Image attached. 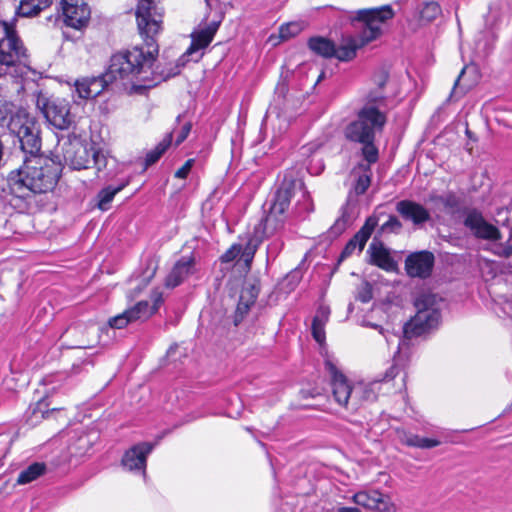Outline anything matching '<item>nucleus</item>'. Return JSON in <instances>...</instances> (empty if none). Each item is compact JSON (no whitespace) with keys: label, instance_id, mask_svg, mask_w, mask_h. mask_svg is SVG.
<instances>
[{"label":"nucleus","instance_id":"nucleus-25","mask_svg":"<svg viewBox=\"0 0 512 512\" xmlns=\"http://www.w3.org/2000/svg\"><path fill=\"white\" fill-rule=\"evenodd\" d=\"M46 470L47 467L45 463L33 462L20 471L14 486H22L35 481L39 477L43 476L46 473Z\"/></svg>","mask_w":512,"mask_h":512},{"label":"nucleus","instance_id":"nucleus-1","mask_svg":"<svg viewBox=\"0 0 512 512\" xmlns=\"http://www.w3.org/2000/svg\"><path fill=\"white\" fill-rule=\"evenodd\" d=\"M159 54V46L154 39L146 41L142 46L121 51L111 56L106 72L100 76L83 77L75 81L74 86L78 94L73 101L77 106L82 102L99 96L110 84L121 81L123 85H131L132 89L149 88L156 84L153 77L157 73L162 79L177 75L180 68L155 72L154 64Z\"/></svg>","mask_w":512,"mask_h":512},{"label":"nucleus","instance_id":"nucleus-16","mask_svg":"<svg viewBox=\"0 0 512 512\" xmlns=\"http://www.w3.org/2000/svg\"><path fill=\"white\" fill-rule=\"evenodd\" d=\"M464 224L476 238L488 241H498L501 239L500 230L487 222L482 214L477 211L468 213Z\"/></svg>","mask_w":512,"mask_h":512},{"label":"nucleus","instance_id":"nucleus-11","mask_svg":"<svg viewBox=\"0 0 512 512\" xmlns=\"http://www.w3.org/2000/svg\"><path fill=\"white\" fill-rule=\"evenodd\" d=\"M164 9L160 0H140L136 9L137 26L146 41L162 30Z\"/></svg>","mask_w":512,"mask_h":512},{"label":"nucleus","instance_id":"nucleus-22","mask_svg":"<svg viewBox=\"0 0 512 512\" xmlns=\"http://www.w3.org/2000/svg\"><path fill=\"white\" fill-rule=\"evenodd\" d=\"M396 210L404 219L410 220L416 225L424 223L430 218V214L427 209L422 205L409 200H402L398 202Z\"/></svg>","mask_w":512,"mask_h":512},{"label":"nucleus","instance_id":"nucleus-6","mask_svg":"<svg viewBox=\"0 0 512 512\" xmlns=\"http://www.w3.org/2000/svg\"><path fill=\"white\" fill-rule=\"evenodd\" d=\"M66 162L74 170L89 168L95 144L90 141L86 123L80 120L75 122L70 119V111L66 112Z\"/></svg>","mask_w":512,"mask_h":512},{"label":"nucleus","instance_id":"nucleus-55","mask_svg":"<svg viewBox=\"0 0 512 512\" xmlns=\"http://www.w3.org/2000/svg\"><path fill=\"white\" fill-rule=\"evenodd\" d=\"M60 21H61V17H60V15H58L56 18V22H60Z\"/></svg>","mask_w":512,"mask_h":512},{"label":"nucleus","instance_id":"nucleus-53","mask_svg":"<svg viewBox=\"0 0 512 512\" xmlns=\"http://www.w3.org/2000/svg\"><path fill=\"white\" fill-rule=\"evenodd\" d=\"M26 86H28V87L34 86V83L31 81H28V82H26Z\"/></svg>","mask_w":512,"mask_h":512},{"label":"nucleus","instance_id":"nucleus-29","mask_svg":"<svg viewBox=\"0 0 512 512\" xmlns=\"http://www.w3.org/2000/svg\"><path fill=\"white\" fill-rule=\"evenodd\" d=\"M377 383L365 384L362 382L354 384L353 394V408L356 409L365 401H373L376 399L377 394L375 386Z\"/></svg>","mask_w":512,"mask_h":512},{"label":"nucleus","instance_id":"nucleus-45","mask_svg":"<svg viewBox=\"0 0 512 512\" xmlns=\"http://www.w3.org/2000/svg\"><path fill=\"white\" fill-rule=\"evenodd\" d=\"M190 131H191V124H189V123L185 124L181 128L179 134L177 135L176 144L177 145L181 144L188 137Z\"/></svg>","mask_w":512,"mask_h":512},{"label":"nucleus","instance_id":"nucleus-46","mask_svg":"<svg viewBox=\"0 0 512 512\" xmlns=\"http://www.w3.org/2000/svg\"><path fill=\"white\" fill-rule=\"evenodd\" d=\"M282 248V243L280 242H273L268 246V255L276 257L279 251Z\"/></svg>","mask_w":512,"mask_h":512},{"label":"nucleus","instance_id":"nucleus-39","mask_svg":"<svg viewBox=\"0 0 512 512\" xmlns=\"http://www.w3.org/2000/svg\"><path fill=\"white\" fill-rule=\"evenodd\" d=\"M131 323L132 322H131L130 318L128 317L126 311H123L122 313H120L114 317H111L108 320L109 327H111L113 329H123Z\"/></svg>","mask_w":512,"mask_h":512},{"label":"nucleus","instance_id":"nucleus-5","mask_svg":"<svg viewBox=\"0 0 512 512\" xmlns=\"http://www.w3.org/2000/svg\"><path fill=\"white\" fill-rule=\"evenodd\" d=\"M29 68V55L15 25L0 20V71L13 78Z\"/></svg>","mask_w":512,"mask_h":512},{"label":"nucleus","instance_id":"nucleus-30","mask_svg":"<svg viewBox=\"0 0 512 512\" xmlns=\"http://www.w3.org/2000/svg\"><path fill=\"white\" fill-rule=\"evenodd\" d=\"M378 222L375 217H369L365 221L362 228L354 235V237L350 240L357 247V250L361 252L370 238L372 232L377 226Z\"/></svg>","mask_w":512,"mask_h":512},{"label":"nucleus","instance_id":"nucleus-56","mask_svg":"<svg viewBox=\"0 0 512 512\" xmlns=\"http://www.w3.org/2000/svg\"><path fill=\"white\" fill-rule=\"evenodd\" d=\"M5 76L2 71H0V77Z\"/></svg>","mask_w":512,"mask_h":512},{"label":"nucleus","instance_id":"nucleus-38","mask_svg":"<svg viewBox=\"0 0 512 512\" xmlns=\"http://www.w3.org/2000/svg\"><path fill=\"white\" fill-rule=\"evenodd\" d=\"M108 153L100 148H95L92 154L91 163L93 162L98 171L104 170L108 166Z\"/></svg>","mask_w":512,"mask_h":512},{"label":"nucleus","instance_id":"nucleus-8","mask_svg":"<svg viewBox=\"0 0 512 512\" xmlns=\"http://www.w3.org/2000/svg\"><path fill=\"white\" fill-rule=\"evenodd\" d=\"M7 126L10 133L18 139L25 156L42 154L41 129L35 116L20 108L11 115Z\"/></svg>","mask_w":512,"mask_h":512},{"label":"nucleus","instance_id":"nucleus-58","mask_svg":"<svg viewBox=\"0 0 512 512\" xmlns=\"http://www.w3.org/2000/svg\"><path fill=\"white\" fill-rule=\"evenodd\" d=\"M512 238V232L510 233V239Z\"/></svg>","mask_w":512,"mask_h":512},{"label":"nucleus","instance_id":"nucleus-23","mask_svg":"<svg viewBox=\"0 0 512 512\" xmlns=\"http://www.w3.org/2000/svg\"><path fill=\"white\" fill-rule=\"evenodd\" d=\"M258 293L259 289L255 284L245 283L242 288L236 309V322L237 318H242L248 312L250 307L255 303Z\"/></svg>","mask_w":512,"mask_h":512},{"label":"nucleus","instance_id":"nucleus-50","mask_svg":"<svg viewBox=\"0 0 512 512\" xmlns=\"http://www.w3.org/2000/svg\"><path fill=\"white\" fill-rule=\"evenodd\" d=\"M338 512H361V511L354 507H341L338 509Z\"/></svg>","mask_w":512,"mask_h":512},{"label":"nucleus","instance_id":"nucleus-48","mask_svg":"<svg viewBox=\"0 0 512 512\" xmlns=\"http://www.w3.org/2000/svg\"><path fill=\"white\" fill-rule=\"evenodd\" d=\"M355 250H357V247L354 245L353 242L349 241L347 245L345 246L341 256L342 257H348L350 256Z\"/></svg>","mask_w":512,"mask_h":512},{"label":"nucleus","instance_id":"nucleus-31","mask_svg":"<svg viewBox=\"0 0 512 512\" xmlns=\"http://www.w3.org/2000/svg\"><path fill=\"white\" fill-rule=\"evenodd\" d=\"M308 45L313 52L322 57H333L334 44L326 38L312 37L309 39Z\"/></svg>","mask_w":512,"mask_h":512},{"label":"nucleus","instance_id":"nucleus-9","mask_svg":"<svg viewBox=\"0 0 512 512\" xmlns=\"http://www.w3.org/2000/svg\"><path fill=\"white\" fill-rule=\"evenodd\" d=\"M441 299L430 293H423L415 300L416 314L405 324L404 333L407 337L421 336L439 326Z\"/></svg>","mask_w":512,"mask_h":512},{"label":"nucleus","instance_id":"nucleus-2","mask_svg":"<svg viewBox=\"0 0 512 512\" xmlns=\"http://www.w3.org/2000/svg\"><path fill=\"white\" fill-rule=\"evenodd\" d=\"M63 171L60 154L25 156L23 164L9 174V185L14 194L25 197L28 192L47 193L54 190Z\"/></svg>","mask_w":512,"mask_h":512},{"label":"nucleus","instance_id":"nucleus-47","mask_svg":"<svg viewBox=\"0 0 512 512\" xmlns=\"http://www.w3.org/2000/svg\"><path fill=\"white\" fill-rule=\"evenodd\" d=\"M300 280V272L295 270V271H292L291 273H289L285 279V281H288V282H291L292 283V287L291 289L294 288V286L299 282Z\"/></svg>","mask_w":512,"mask_h":512},{"label":"nucleus","instance_id":"nucleus-21","mask_svg":"<svg viewBox=\"0 0 512 512\" xmlns=\"http://www.w3.org/2000/svg\"><path fill=\"white\" fill-rule=\"evenodd\" d=\"M195 261L192 257H182L176 262L166 278V286L174 288L180 285L190 275L195 273Z\"/></svg>","mask_w":512,"mask_h":512},{"label":"nucleus","instance_id":"nucleus-52","mask_svg":"<svg viewBox=\"0 0 512 512\" xmlns=\"http://www.w3.org/2000/svg\"><path fill=\"white\" fill-rule=\"evenodd\" d=\"M88 346H89V345H88V344H86V343H83V344H80V345H76V347H78V348H86V347H88ZM71 348H75V346H71Z\"/></svg>","mask_w":512,"mask_h":512},{"label":"nucleus","instance_id":"nucleus-43","mask_svg":"<svg viewBox=\"0 0 512 512\" xmlns=\"http://www.w3.org/2000/svg\"><path fill=\"white\" fill-rule=\"evenodd\" d=\"M366 325L368 327L376 329L379 332V334H381L384 337V339L386 340L388 345L393 343L394 339H396V338L398 339L399 338L396 334L390 333L388 330L384 329L382 326H380L378 324L367 323Z\"/></svg>","mask_w":512,"mask_h":512},{"label":"nucleus","instance_id":"nucleus-36","mask_svg":"<svg viewBox=\"0 0 512 512\" xmlns=\"http://www.w3.org/2000/svg\"><path fill=\"white\" fill-rule=\"evenodd\" d=\"M359 169L362 170V173L357 176L354 186L355 193L358 195L365 193L371 182L370 168L368 166L360 165Z\"/></svg>","mask_w":512,"mask_h":512},{"label":"nucleus","instance_id":"nucleus-24","mask_svg":"<svg viewBox=\"0 0 512 512\" xmlns=\"http://www.w3.org/2000/svg\"><path fill=\"white\" fill-rule=\"evenodd\" d=\"M330 309L327 306H320L313 318L312 335L320 345L325 343V325L329 320Z\"/></svg>","mask_w":512,"mask_h":512},{"label":"nucleus","instance_id":"nucleus-28","mask_svg":"<svg viewBox=\"0 0 512 512\" xmlns=\"http://www.w3.org/2000/svg\"><path fill=\"white\" fill-rule=\"evenodd\" d=\"M441 7L437 2L429 1L420 5L416 11L415 17L418 25H426L434 21L441 14Z\"/></svg>","mask_w":512,"mask_h":512},{"label":"nucleus","instance_id":"nucleus-54","mask_svg":"<svg viewBox=\"0 0 512 512\" xmlns=\"http://www.w3.org/2000/svg\"><path fill=\"white\" fill-rule=\"evenodd\" d=\"M59 4L62 7V10L64 11V0H60Z\"/></svg>","mask_w":512,"mask_h":512},{"label":"nucleus","instance_id":"nucleus-51","mask_svg":"<svg viewBox=\"0 0 512 512\" xmlns=\"http://www.w3.org/2000/svg\"><path fill=\"white\" fill-rule=\"evenodd\" d=\"M279 121H280V128H284V130H286L288 127L287 121L285 119H279Z\"/></svg>","mask_w":512,"mask_h":512},{"label":"nucleus","instance_id":"nucleus-3","mask_svg":"<svg viewBox=\"0 0 512 512\" xmlns=\"http://www.w3.org/2000/svg\"><path fill=\"white\" fill-rule=\"evenodd\" d=\"M393 16L394 12L389 5L357 11L354 20L362 23L359 38L356 39L351 36L343 38L342 43L338 47L334 45L333 57L340 61L353 59L358 48L377 39L381 35V25Z\"/></svg>","mask_w":512,"mask_h":512},{"label":"nucleus","instance_id":"nucleus-4","mask_svg":"<svg viewBox=\"0 0 512 512\" xmlns=\"http://www.w3.org/2000/svg\"><path fill=\"white\" fill-rule=\"evenodd\" d=\"M386 123V116L373 104L365 105L357 119L345 128L347 139L363 145L362 155L368 162L366 166L378 160V149L374 145L375 133L381 131Z\"/></svg>","mask_w":512,"mask_h":512},{"label":"nucleus","instance_id":"nucleus-10","mask_svg":"<svg viewBox=\"0 0 512 512\" xmlns=\"http://www.w3.org/2000/svg\"><path fill=\"white\" fill-rule=\"evenodd\" d=\"M296 195H299L298 202L303 201L306 210L311 209L310 196L304 184L300 180L285 178L275 194L268 215L264 219L263 233H266L269 226H271V230L277 228L278 223L282 221L283 214L289 207L291 198ZM259 226L261 227L262 223Z\"/></svg>","mask_w":512,"mask_h":512},{"label":"nucleus","instance_id":"nucleus-14","mask_svg":"<svg viewBox=\"0 0 512 512\" xmlns=\"http://www.w3.org/2000/svg\"><path fill=\"white\" fill-rule=\"evenodd\" d=\"M218 27L219 23L211 22L204 27H200L199 29L195 30L191 34V45L178 60L180 62V64H177L178 67H180V65L184 66L185 63L189 61V57H193L195 61L199 60L202 56L200 51L206 48L212 42Z\"/></svg>","mask_w":512,"mask_h":512},{"label":"nucleus","instance_id":"nucleus-27","mask_svg":"<svg viewBox=\"0 0 512 512\" xmlns=\"http://www.w3.org/2000/svg\"><path fill=\"white\" fill-rule=\"evenodd\" d=\"M51 4L52 0H21L16 15L21 17H34Z\"/></svg>","mask_w":512,"mask_h":512},{"label":"nucleus","instance_id":"nucleus-49","mask_svg":"<svg viewBox=\"0 0 512 512\" xmlns=\"http://www.w3.org/2000/svg\"><path fill=\"white\" fill-rule=\"evenodd\" d=\"M268 41L271 43L272 46L278 45L283 40L280 39L279 33L277 35L272 34L269 36Z\"/></svg>","mask_w":512,"mask_h":512},{"label":"nucleus","instance_id":"nucleus-19","mask_svg":"<svg viewBox=\"0 0 512 512\" xmlns=\"http://www.w3.org/2000/svg\"><path fill=\"white\" fill-rule=\"evenodd\" d=\"M153 446L148 443H140L125 452L122 465L129 471H141L145 475L146 459Z\"/></svg>","mask_w":512,"mask_h":512},{"label":"nucleus","instance_id":"nucleus-41","mask_svg":"<svg viewBox=\"0 0 512 512\" xmlns=\"http://www.w3.org/2000/svg\"><path fill=\"white\" fill-rule=\"evenodd\" d=\"M490 251L499 257L509 258L512 256V243L510 242V239L505 243H500L495 246H493Z\"/></svg>","mask_w":512,"mask_h":512},{"label":"nucleus","instance_id":"nucleus-7","mask_svg":"<svg viewBox=\"0 0 512 512\" xmlns=\"http://www.w3.org/2000/svg\"><path fill=\"white\" fill-rule=\"evenodd\" d=\"M7 126L10 133L18 139L25 156L42 154L41 129L35 116L20 108L11 115Z\"/></svg>","mask_w":512,"mask_h":512},{"label":"nucleus","instance_id":"nucleus-13","mask_svg":"<svg viewBox=\"0 0 512 512\" xmlns=\"http://www.w3.org/2000/svg\"><path fill=\"white\" fill-rule=\"evenodd\" d=\"M325 367L331 377V389L335 402L340 406L350 405L353 408L354 384L331 361L327 360Z\"/></svg>","mask_w":512,"mask_h":512},{"label":"nucleus","instance_id":"nucleus-26","mask_svg":"<svg viewBox=\"0 0 512 512\" xmlns=\"http://www.w3.org/2000/svg\"><path fill=\"white\" fill-rule=\"evenodd\" d=\"M368 252L370 253L371 262L373 264L385 270L393 269L394 262L390 257L389 252L383 247L382 244H370Z\"/></svg>","mask_w":512,"mask_h":512},{"label":"nucleus","instance_id":"nucleus-17","mask_svg":"<svg viewBox=\"0 0 512 512\" xmlns=\"http://www.w3.org/2000/svg\"><path fill=\"white\" fill-rule=\"evenodd\" d=\"M163 301L162 291L155 289L150 295V300L139 301L125 311L132 323L146 321L158 311Z\"/></svg>","mask_w":512,"mask_h":512},{"label":"nucleus","instance_id":"nucleus-44","mask_svg":"<svg viewBox=\"0 0 512 512\" xmlns=\"http://www.w3.org/2000/svg\"><path fill=\"white\" fill-rule=\"evenodd\" d=\"M194 165V159H188L182 167L175 172V177L185 179Z\"/></svg>","mask_w":512,"mask_h":512},{"label":"nucleus","instance_id":"nucleus-40","mask_svg":"<svg viewBox=\"0 0 512 512\" xmlns=\"http://www.w3.org/2000/svg\"><path fill=\"white\" fill-rule=\"evenodd\" d=\"M372 297V286L368 282H362L357 288L355 298L363 303H367Z\"/></svg>","mask_w":512,"mask_h":512},{"label":"nucleus","instance_id":"nucleus-35","mask_svg":"<svg viewBox=\"0 0 512 512\" xmlns=\"http://www.w3.org/2000/svg\"><path fill=\"white\" fill-rule=\"evenodd\" d=\"M305 26L306 24L303 21H293L283 24L279 28V37L281 40H289L290 38L297 36Z\"/></svg>","mask_w":512,"mask_h":512},{"label":"nucleus","instance_id":"nucleus-20","mask_svg":"<svg viewBox=\"0 0 512 512\" xmlns=\"http://www.w3.org/2000/svg\"><path fill=\"white\" fill-rule=\"evenodd\" d=\"M36 96H42L41 92ZM37 107L41 110L46 121L51 126L58 130L64 129V113L61 105H57L45 97H38Z\"/></svg>","mask_w":512,"mask_h":512},{"label":"nucleus","instance_id":"nucleus-57","mask_svg":"<svg viewBox=\"0 0 512 512\" xmlns=\"http://www.w3.org/2000/svg\"><path fill=\"white\" fill-rule=\"evenodd\" d=\"M3 489H4V487H2V488L0 489V494L3 492Z\"/></svg>","mask_w":512,"mask_h":512},{"label":"nucleus","instance_id":"nucleus-32","mask_svg":"<svg viewBox=\"0 0 512 512\" xmlns=\"http://www.w3.org/2000/svg\"><path fill=\"white\" fill-rule=\"evenodd\" d=\"M126 183H122L117 187L108 186L103 188L97 195L98 203L97 206L100 210L106 211L110 208V204L114 196L124 189Z\"/></svg>","mask_w":512,"mask_h":512},{"label":"nucleus","instance_id":"nucleus-15","mask_svg":"<svg viewBox=\"0 0 512 512\" xmlns=\"http://www.w3.org/2000/svg\"><path fill=\"white\" fill-rule=\"evenodd\" d=\"M352 501L368 510L396 512V506L392 503L390 497L378 490L359 491L352 496Z\"/></svg>","mask_w":512,"mask_h":512},{"label":"nucleus","instance_id":"nucleus-42","mask_svg":"<svg viewBox=\"0 0 512 512\" xmlns=\"http://www.w3.org/2000/svg\"><path fill=\"white\" fill-rule=\"evenodd\" d=\"M242 252V247L239 244L232 245L222 256L221 261L228 263L233 261Z\"/></svg>","mask_w":512,"mask_h":512},{"label":"nucleus","instance_id":"nucleus-37","mask_svg":"<svg viewBox=\"0 0 512 512\" xmlns=\"http://www.w3.org/2000/svg\"><path fill=\"white\" fill-rule=\"evenodd\" d=\"M261 241H262V236L258 235V229H257L255 232V236L252 239H250V241L248 242L247 246L245 247V249L242 253V255L245 259V262L247 264H249L252 261L254 254L257 250V247Z\"/></svg>","mask_w":512,"mask_h":512},{"label":"nucleus","instance_id":"nucleus-33","mask_svg":"<svg viewBox=\"0 0 512 512\" xmlns=\"http://www.w3.org/2000/svg\"><path fill=\"white\" fill-rule=\"evenodd\" d=\"M400 439L406 445L418 448H433L440 445V441L436 439L420 437L414 434L403 433Z\"/></svg>","mask_w":512,"mask_h":512},{"label":"nucleus","instance_id":"nucleus-34","mask_svg":"<svg viewBox=\"0 0 512 512\" xmlns=\"http://www.w3.org/2000/svg\"><path fill=\"white\" fill-rule=\"evenodd\" d=\"M172 141V134L168 133L162 141L153 149L151 150L147 156H146V165H152L155 162H157L160 157L164 154V152L167 150V148L170 146Z\"/></svg>","mask_w":512,"mask_h":512},{"label":"nucleus","instance_id":"nucleus-18","mask_svg":"<svg viewBox=\"0 0 512 512\" xmlns=\"http://www.w3.org/2000/svg\"><path fill=\"white\" fill-rule=\"evenodd\" d=\"M434 265V255L428 251L411 254L405 261L409 276L426 278L431 274Z\"/></svg>","mask_w":512,"mask_h":512},{"label":"nucleus","instance_id":"nucleus-12","mask_svg":"<svg viewBox=\"0 0 512 512\" xmlns=\"http://www.w3.org/2000/svg\"><path fill=\"white\" fill-rule=\"evenodd\" d=\"M91 18V10L86 0H66V28L73 29L71 36L66 31V40L77 41L82 38Z\"/></svg>","mask_w":512,"mask_h":512}]
</instances>
